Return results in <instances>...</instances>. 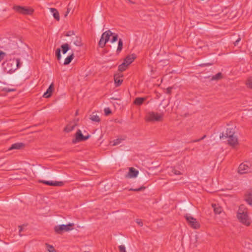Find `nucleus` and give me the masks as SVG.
Wrapping results in <instances>:
<instances>
[{
    "label": "nucleus",
    "mask_w": 252,
    "mask_h": 252,
    "mask_svg": "<svg viewBox=\"0 0 252 252\" xmlns=\"http://www.w3.org/2000/svg\"><path fill=\"white\" fill-rule=\"evenodd\" d=\"M50 10L53 13L54 18L59 21L60 20V15L58 10L54 8H51Z\"/></svg>",
    "instance_id": "obj_23"
},
{
    "label": "nucleus",
    "mask_w": 252,
    "mask_h": 252,
    "mask_svg": "<svg viewBox=\"0 0 252 252\" xmlns=\"http://www.w3.org/2000/svg\"><path fill=\"white\" fill-rule=\"evenodd\" d=\"M21 66L20 60L19 59H13L6 60L2 63V67L5 72L11 73L14 72Z\"/></svg>",
    "instance_id": "obj_1"
},
{
    "label": "nucleus",
    "mask_w": 252,
    "mask_h": 252,
    "mask_svg": "<svg viewBox=\"0 0 252 252\" xmlns=\"http://www.w3.org/2000/svg\"><path fill=\"white\" fill-rule=\"evenodd\" d=\"M46 250L48 252H57L53 247L51 245L46 244Z\"/></svg>",
    "instance_id": "obj_34"
},
{
    "label": "nucleus",
    "mask_w": 252,
    "mask_h": 252,
    "mask_svg": "<svg viewBox=\"0 0 252 252\" xmlns=\"http://www.w3.org/2000/svg\"><path fill=\"white\" fill-rule=\"evenodd\" d=\"M122 141V139H115L113 141V144H112V145L113 146H116V145H117L118 144H119Z\"/></svg>",
    "instance_id": "obj_37"
},
{
    "label": "nucleus",
    "mask_w": 252,
    "mask_h": 252,
    "mask_svg": "<svg viewBox=\"0 0 252 252\" xmlns=\"http://www.w3.org/2000/svg\"><path fill=\"white\" fill-rule=\"evenodd\" d=\"M245 84L247 88L252 89V77H250L247 79Z\"/></svg>",
    "instance_id": "obj_28"
},
{
    "label": "nucleus",
    "mask_w": 252,
    "mask_h": 252,
    "mask_svg": "<svg viewBox=\"0 0 252 252\" xmlns=\"http://www.w3.org/2000/svg\"><path fill=\"white\" fill-rule=\"evenodd\" d=\"M63 52V44L61 45L60 48L57 49L55 52V56L58 61H60L61 58V51Z\"/></svg>",
    "instance_id": "obj_22"
},
{
    "label": "nucleus",
    "mask_w": 252,
    "mask_h": 252,
    "mask_svg": "<svg viewBox=\"0 0 252 252\" xmlns=\"http://www.w3.org/2000/svg\"><path fill=\"white\" fill-rule=\"evenodd\" d=\"M25 226L24 225L19 226L18 228H19V233H20L22 231H23Z\"/></svg>",
    "instance_id": "obj_45"
},
{
    "label": "nucleus",
    "mask_w": 252,
    "mask_h": 252,
    "mask_svg": "<svg viewBox=\"0 0 252 252\" xmlns=\"http://www.w3.org/2000/svg\"><path fill=\"white\" fill-rule=\"evenodd\" d=\"M252 171V166L251 164L246 161L241 163L238 169V173L241 174H245L248 172H250Z\"/></svg>",
    "instance_id": "obj_6"
},
{
    "label": "nucleus",
    "mask_w": 252,
    "mask_h": 252,
    "mask_svg": "<svg viewBox=\"0 0 252 252\" xmlns=\"http://www.w3.org/2000/svg\"><path fill=\"white\" fill-rule=\"evenodd\" d=\"M127 66L128 65H127V64H126L125 62H123L122 64L119 65L118 70L120 72H121L120 73H121L122 72L126 70Z\"/></svg>",
    "instance_id": "obj_27"
},
{
    "label": "nucleus",
    "mask_w": 252,
    "mask_h": 252,
    "mask_svg": "<svg viewBox=\"0 0 252 252\" xmlns=\"http://www.w3.org/2000/svg\"><path fill=\"white\" fill-rule=\"evenodd\" d=\"M54 90V84L53 83H52L47 90L46 92L44 93V94L43 95V96L45 98H49L50 97L52 94V93L53 92Z\"/></svg>",
    "instance_id": "obj_16"
},
{
    "label": "nucleus",
    "mask_w": 252,
    "mask_h": 252,
    "mask_svg": "<svg viewBox=\"0 0 252 252\" xmlns=\"http://www.w3.org/2000/svg\"><path fill=\"white\" fill-rule=\"evenodd\" d=\"M119 248L120 252H126V247L124 245H120L119 247Z\"/></svg>",
    "instance_id": "obj_40"
},
{
    "label": "nucleus",
    "mask_w": 252,
    "mask_h": 252,
    "mask_svg": "<svg viewBox=\"0 0 252 252\" xmlns=\"http://www.w3.org/2000/svg\"><path fill=\"white\" fill-rule=\"evenodd\" d=\"M104 112H105V114L106 116L109 115L110 114H111L112 113L111 110L109 108H105Z\"/></svg>",
    "instance_id": "obj_39"
},
{
    "label": "nucleus",
    "mask_w": 252,
    "mask_h": 252,
    "mask_svg": "<svg viewBox=\"0 0 252 252\" xmlns=\"http://www.w3.org/2000/svg\"><path fill=\"white\" fill-rule=\"evenodd\" d=\"M234 133L235 132L233 128H227L225 134L222 133L220 135V139L223 138V137L229 138L234 136Z\"/></svg>",
    "instance_id": "obj_11"
},
{
    "label": "nucleus",
    "mask_w": 252,
    "mask_h": 252,
    "mask_svg": "<svg viewBox=\"0 0 252 252\" xmlns=\"http://www.w3.org/2000/svg\"><path fill=\"white\" fill-rule=\"evenodd\" d=\"M26 147V144L22 142L15 143L11 145L9 148L8 150H22Z\"/></svg>",
    "instance_id": "obj_9"
},
{
    "label": "nucleus",
    "mask_w": 252,
    "mask_h": 252,
    "mask_svg": "<svg viewBox=\"0 0 252 252\" xmlns=\"http://www.w3.org/2000/svg\"><path fill=\"white\" fill-rule=\"evenodd\" d=\"M74 39H76V40L73 41V43L75 45L80 46L82 45L80 38H78L77 36L75 35L74 36Z\"/></svg>",
    "instance_id": "obj_31"
},
{
    "label": "nucleus",
    "mask_w": 252,
    "mask_h": 252,
    "mask_svg": "<svg viewBox=\"0 0 252 252\" xmlns=\"http://www.w3.org/2000/svg\"><path fill=\"white\" fill-rule=\"evenodd\" d=\"M139 173V171L134 168L133 167H130L129 169V172L128 174L126 175V177H128L129 178H135L137 177Z\"/></svg>",
    "instance_id": "obj_12"
},
{
    "label": "nucleus",
    "mask_w": 252,
    "mask_h": 252,
    "mask_svg": "<svg viewBox=\"0 0 252 252\" xmlns=\"http://www.w3.org/2000/svg\"><path fill=\"white\" fill-rule=\"evenodd\" d=\"M206 137V135H204L201 138H200L199 139L193 140L192 141V142H199V141L204 139Z\"/></svg>",
    "instance_id": "obj_42"
},
{
    "label": "nucleus",
    "mask_w": 252,
    "mask_h": 252,
    "mask_svg": "<svg viewBox=\"0 0 252 252\" xmlns=\"http://www.w3.org/2000/svg\"><path fill=\"white\" fill-rule=\"evenodd\" d=\"M74 6L73 4H71L70 3H69L67 8H66V11H65V13L64 15V17H66L68 14H72L74 11Z\"/></svg>",
    "instance_id": "obj_18"
},
{
    "label": "nucleus",
    "mask_w": 252,
    "mask_h": 252,
    "mask_svg": "<svg viewBox=\"0 0 252 252\" xmlns=\"http://www.w3.org/2000/svg\"><path fill=\"white\" fill-rule=\"evenodd\" d=\"M145 189V187L141 186V187H140L139 188L130 189L129 190H132V191H139L143 190Z\"/></svg>",
    "instance_id": "obj_35"
},
{
    "label": "nucleus",
    "mask_w": 252,
    "mask_h": 252,
    "mask_svg": "<svg viewBox=\"0 0 252 252\" xmlns=\"http://www.w3.org/2000/svg\"><path fill=\"white\" fill-rule=\"evenodd\" d=\"M123 75L121 73L115 74L114 76V82L116 87L120 86L123 83V80L122 78Z\"/></svg>",
    "instance_id": "obj_10"
},
{
    "label": "nucleus",
    "mask_w": 252,
    "mask_h": 252,
    "mask_svg": "<svg viewBox=\"0 0 252 252\" xmlns=\"http://www.w3.org/2000/svg\"><path fill=\"white\" fill-rule=\"evenodd\" d=\"M212 207L214 209V212L216 214H220L222 211V208L219 205L213 204Z\"/></svg>",
    "instance_id": "obj_21"
},
{
    "label": "nucleus",
    "mask_w": 252,
    "mask_h": 252,
    "mask_svg": "<svg viewBox=\"0 0 252 252\" xmlns=\"http://www.w3.org/2000/svg\"><path fill=\"white\" fill-rule=\"evenodd\" d=\"M164 114L158 113L154 111H150L146 113L145 120L147 122H162L163 120Z\"/></svg>",
    "instance_id": "obj_4"
},
{
    "label": "nucleus",
    "mask_w": 252,
    "mask_h": 252,
    "mask_svg": "<svg viewBox=\"0 0 252 252\" xmlns=\"http://www.w3.org/2000/svg\"><path fill=\"white\" fill-rule=\"evenodd\" d=\"M227 141L228 144L232 147H234L238 145V138L236 136H233L229 137Z\"/></svg>",
    "instance_id": "obj_14"
},
{
    "label": "nucleus",
    "mask_w": 252,
    "mask_h": 252,
    "mask_svg": "<svg viewBox=\"0 0 252 252\" xmlns=\"http://www.w3.org/2000/svg\"><path fill=\"white\" fill-rule=\"evenodd\" d=\"M39 182L40 183H42L44 184L49 186H60L62 185V183L61 182H57L53 181H45L42 180H39Z\"/></svg>",
    "instance_id": "obj_13"
},
{
    "label": "nucleus",
    "mask_w": 252,
    "mask_h": 252,
    "mask_svg": "<svg viewBox=\"0 0 252 252\" xmlns=\"http://www.w3.org/2000/svg\"><path fill=\"white\" fill-rule=\"evenodd\" d=\"M76 126V123L75 121L70 122L67 126L64 128V131L66 132H70L74 129Z\"/></svg>",
    "instance_id": "obj_17"
},
{
    "label": "nucleus",
    "mask_w": 252,
    "mask_h": 252,
    "mask_svg": "<svg viewBox=\"0 0 252 252\" xmlns=\"http://www.w3.org/2000/svg\"><path fill=\"white\" fill-rule=\"evenodd\" d=\"M172 87H168L167 89V91H166V93L168 94H170L171 93V90H172Z\"/></svg>",
    "instance_id": "obj_46"
},
{
    "label": "nucleus",
    "mask_w": 252,
    "mask_h": 252,
    "mask_svg": "<svg viewBox=\"0 0 252 252\" xmlns=\"http://www.w3.org/2000/svg\"><path fill=\"white\" fill-rule=\"evenodd\" d=\"M5 54V53L1 51H0V62L3 59Z\"/></svg>",
    "instance_id": "obj_43"
},
{
    "label": "nucleus",
    "mask_w": 252,
    "mask_h": 252,
    "mask_svg": "<svg viewBox=\"0 0 252 252\" xmlns=\"http://www.w3.org/2000/svg\"><path fill=\"white\" fill-rule=\"evenodd\" d=\"M70 49V46L68 43L64 44V54Z\"/></svg>",
    "instance_id": "obj_36"
},
{
    "label": "nucleus",
    "mask_w": 252,
    "mask_h": 252,
    "mask_svg": "<svg viewBox=\"0 0 252 252\" xmlns=\"http://www.w3.org/2000/svg\"><path fill=\"white\" fill-rule=\"evenodd\" d=\"M90 137V135L84 136L82 133L81 130L78 129L75 134V138L72 139V142L73 144H75L77 142L84 141L89 139Z\"/></svg>",
    "instance_id": "obj_7"
},
{
    "label": "nucleus",
    "mask_w": 252,
    "mask_h": 252,
    "mask_svg": "<svg viewBox=\"0 0 252 252\" xmlns=\"http://www.w3.org/2000/svg\"><path fill=\"white\" fill-rule=\"evenodd\" d=\"M74 57V53L71 51V54L67 56L64 61V65L69 64Z\"/></svg>",
    "instance_id": "obj_19"
},
{
    "label": "nucleus",
    "mask_w": 252,
    "mask_h": 252,
    "mask_svg": "<svg viewBox=\"0 0 252 252\" xmlns=\"http://www.w3.org/2000/svg\"><path fill=\"white\" fill-rule=\"evenodd\" d=\"M145 100V97H136L134 101V103L137 105H140Z\"/></svg>",
    "instance_id": "obj_24"
},
{
    "label": "nucleus",
    "mask_w": 252,
    "mask_h": 252,
    "mask_svg": "<svg viewBox=\"0 0 252 252\" xmlns=\"http://www.w3.org/2000/svg\"><path fill=\"white\" fill-rule=\"evenodd\" d=\"M123 46V42L122 39L120 38L118 42V46L117 49V52L119 53L121 52Z\"/></svg>",
    "instance_id": "obj_29"
},
{
    "label": "nucleus",
    "mask_w": 252,
    "mask_h": 252,
    "mask_svg": "<svg viewBox=\"0 0 252 252\" xmlns=\"http://www.w3.org/2000/svg\"><path fill=\"white\" fill-rule=\"evenodd\" d=\"M74 224L73 223L64 224V231H69L73 229Z\"/></svg>",
    "instance_id": "obj_25"
},
{
    "label": "nucleus",
    "mask_w": 252,
    "mask_h": 252,
    "mask_svg": "<svg viewBox=\"0 0 252 252\" xmlns=\"http://www.w3.org/2000/svg\"><path fill=\"white\" fill-rule=\"evenodd\" d=\"M241 40V38H239L235 42H234V45L235 46H236L237 44H238V43L240 41V40Z\"/></svg>",
    "instance_id": "obj_48"
},
{
    "label": "nucleus",
    "mask_w": 252,
    "mask_h": 252,
    "mask_svg": "<svg viewBox=\"0 0 252 252\" xmlns=\"http://www.w3.org/2000/svg\"><path fill=\"white\" fill-rule=\"evenodd\" d=\"M237 218L239 221L246 226L251 224L249 217L248 215V210L244 205H241L237 213Z\"/></svg>",
    "instance_id": "obj_3"
},
{
    "label": "nucleus",
    "mask_w": 252,
    "mask_h": 252,
    "mask_svg": "<svg viewBox=\"0 0 252 252\" xmlns=\"http://www.w3.org/2000/svg\"><path fill=\"white\" fill-rule=\"evenodd\" d=\"M12 9L15 12L23 15H32L34 11L32 8L20 5H14Z\"/></svg>",
    "instance_id": "obj_5"
},
{
    "label": "nucleus",
    "mask_w": 252,
    "mask_h": 252,
    "mask_svg": "<svg viewBox=\"0 0 252 252\" xmlns=\"http://www.w3.org/2000/svg\"><path fill=\"white\" fill-rule=\"evenodd\" d=\"M98 16H99V19H101V14L100 13H98Z\"/></svg>",
    "instance_id": "obj_50"
},
{
    "label": "nucleus",
    "mask_w": 252,
    "mask_h": 252,
    "mask_svg": "<svg viewBox=\"0 0 252 252\" xmlns=\"http://www.w3.org/2000/svg\"><path fill=\"white\" fill-rule=\"evenodd\" d=\"M172 172L175 175H180V174H181V173L179 171H178V170H176L175 169H173L172 170Z\"/></svg>",
    "instance_id": "obj_41"
},
{
    "label": "nucleus",
    "mask_w": 252,
    "mask_h": 252,
    "mask_svg": "<svg viewBox=\"0 0 252 252\" xmlns=\"http://www.w3.org/2000/svg\"><path fill=\"white\" fill-rule=\"evenodd\" d=\"M55 230L58 233H62L63 230V226L60 225L56 226L55 228Z\"/></svg>",
    "instance_id": "obj_32"
},
{
    "label": "nucleus",
    "mask_w": 252,
    "mask_h": 252,
    "mask_svg": "<svg viewBox=\"0 0 252 252\" xmlns=\"http://www.w3.org/2000/svg\"><path fill=\"white\" fill-rule=\"evenodd\" d=\"M73 39H72V37H71V38L67 37L66 40L68 42H69L71 43V42H72V40H73Z\"/></svg>",
    "instance_id": "obj_47"
},
{
    "label": "nucleus",
    "mask_w": 252,
    "mask_h": 252,
    "mask_svg": "<svg viewBox=\"0 0 252 252\" xmlns=\"http://www.w3.org/2000/svg\"><path fill=\"white\" fill-rule=\"evenodd\" d=\"M10 54H15V52H12L10 53Z\"/></svg>",
    "instance_id": "obj_51"
},
{
    "label": "nucleus",
    "mask_w": 252,
    "mask_h": 252,
    "mask_svg": "<svg viewBox=\"0 0 252 252\" xmlns=\"http://www.w3.org/2000/svg\"><path fill=\"white\" fill-rule=\"evenodd\" d=\"M64 35L67 37H72V39H74V36H75L74 32L73 31L67 32Z\"/></svg>",
    "instance_id": "obj_30"
},
{
    "label": "nucleus",
    "mask_w": 252,
    "mask_h": 252,
    "mask_svg": "<svg viewBox=\"0 0 252 252\" xmlns=\"http://www.w3.org/2000/svg\"><path fill=\"white\" fill-rule=\"evenodd\" d=\"M136 58V56L134 54L129 55L126 57L124 62H125L126 64H127V65H128L133 62Z\"/></svg>",
    "instance_id": "obj_15"
},
{
    "label": "nucleus",
    "mask_w": 252,
    "mask_h": 252,
    "mask_svg": "<svg viewBox=\"0 0 252 252\" xmlns=\"http://www.w3.org/2000/svg\"><path fill=\"white\" fill-rule=\"evenodd\" d=\"M90 119L94 122H99L100 121V119L98 116H97L96 114H94V113H93L91 116H90Z\"/></svg>",
    "instance_id": "obj_26"
},
{
    "label": "nucleus",
    "mask_w": 252,
    "mask_h": 252,
    "mask_svg": "<svg viewBox=\"0 0 252 252\" xmlns=\"http://www.w3.org/2000/svg\"><path fill=\"white\" fill-rule=\"evenodd\" d=\"M2 91L8 93V92L15 91L16 89H9L8 88H4L2 89Z\"/></svg>",
    "instance_id": "obj_38"
},
{
    "label": "nucleus",
    "mask_w": 252,
    "mask_h": 252,
    "mask_svg": "<svg viewBox=\"0 0 252 252\" xmlns=\"http://www.w3.org/2000/svg\"><path fill=\"white\" fill-rule=\"evenodd\" d=\"M111 35L113 36L111 40L112 43H114L118 40V34L112 32L110 30H108L102 33L100 40L98 42V46L100 48L104 47L106 43L109 41L110 37Z\"/></svg>",
    "instance_id": "obj_2"
},
{
    "label": "nucleus",
    "mask_w": 252,
    "mask_h": 252,
    "mask_svg": "<svg viewBox=\"0 0 252 252\" xmlns=\"http://www.w3.org/2000/svg\"><path fill=\"white\" fill-rule=\"evenodd\" d=\"M212 64V63H201V64H200L199 65L201 67H204V66L211 65Z\"/></svg>",
    "instance_id": "obj_44"
},
{
    "label": "nucleus",
    "mask_w": 252,
    "mask_h": 252,
    "mask_svg": "<svg viewBox=\"0 0 252 252\" xmlns=\"http://www.w3.org/2000/svg\"><path fill=\"white\" fill-rule=\"evenodd\" d=\"M137 223L139 225H140V226H142V225H143L142 222L141 221H140V220H137Z\"/></svg>",
    "instance_id": "obj_49"
},
{
    "label": "nucleus",
    "mask_w": 252,
    "mask_h": 252,
    "mask_svg": "<svg viewBox=\"0 0 252 252\" xmlns=\"http://www.w3.org/2000/svg\"><path fill=\"white\" fill-rule=\"evenodd\" d=\"M185 218L189 224L192 228L197 229L200 227L199 223L195 218L188 215H186Z\"/></svg>",
    "instance_id": "obj_8"
},
{
    "label": "nucleus",
    "mask_w": 252,
    "mask_h": 252,
    "mask_svg": "<svg viewBox=\"0 0 252 252\" xmlns=\"http://www.w3.org/2000/svg\"><path fill=\"white\" fill-rule=\"evenodd\" d=\"M221 78H222V74L220 72H219L212 77V80H218Z\"/></svg>",
    "instance_id": "obj_33"
},
{
    "label": "nucleus",
    "mask_w": 252,
    "mask_h": 252,
    "mask_svg": "<svg viewBox=\"0 0 252 252\" xmlns=\"http://www.w3.org/2000/svg\"><path fill=\"white\" fill-rule=\"evenodd\" d=\"M245 200L249 205L252 206V189L248 192Z\"/></svg>",
    "instance_id": "obj_20"
}]
</instances>
